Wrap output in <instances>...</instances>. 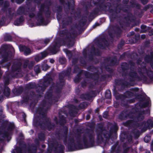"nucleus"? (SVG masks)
Instances as JSON below:
<instances>
[{
	"label": "nucleus",
	"instance_id": "5fc2aeb1",
	"mask_svg": "<svg viewBox=\"0 0 153 153\" xmlns=\"http://www.w3.org/2000/svg\"><path fill=\"white\" fill-rule=\"evenodd\" d=\"M123 95H125L127 98H130L134 96V93L129 91H126Z\"/></svg>",
	"mask_w": 153,
	"mask_h": 153
},
{
	"label": "nucleus",
	"instance_id": "cd10ccee",
	"mask_svg": "<svg viewBox=\"0 0 153 153\" xmlns=\"http://www.w3.org/2000/svg\"><path fill=\"white\" fill-rule=\"evenodd\" d=\"M54 149V153H64L65 146L61 143H57Z\"/></svg>",
	"mask_w": 153,
	"mask_h": 153
},
{
	"label": "nucleus",
	"instance_id": "473e14b6",
	"mask_svg": "<svg viewBox=\"0 0 153 153\" xmlns=\"http://www.w3.org/2000/svg\"><path fill=\"white\" fill-rule=\"evenodd\" d=\"M19 48L20 51L24 52V54L26 56L29 55L31 53L30 48L24 45L20 46Z\"/></svg>",
	"mask_w": 153,
	"mask_h": 153
},
{
	"label": "nucleus",
	"instance_id": "ddd939ff",
	"mask_svg": "<svg viewBox=\"0 0 153 153\" xmlns=\"http://www.w3.org/2000/svg\"><path fill=\"white\" fill-rule=\"evenodd\" d=\"M114 94L115 95L117 100H120V105L123 107L128 108L129 105L128 104V100L126 99L127 97L125 95L123 94H117V92L115 88L113 89Z\"/></svg>",
	"mask_w": 153,
	"mask_h": 153
},
{
	"label": "nucleus",
	"instance_id": "0e129e2a",
	"mask_svg": "<svg viewBox=\"0 0 153 153\" xmlns=\"http://www.w3.org/2000/svg\"><path fill=\"white\" fill-rule=\"evenodd\" d=\"M59 123L61 125H62L63 124V122L65 121V118L63 115H59Z\"/></svg>",
	"mask_w": 153,
	"mask_h": 153
},
{
	"label": "nucleus",
	"instance_id": "20e7f679",
	"mask_svg": "<svg viewBox=\"0 0 153 153\" xmlns=\"http://www.w3.org/2000/svg\"><path fill=\"white\" fill-rule=\"evenodd\" d=\"M94 122L89 123L88 126L91 128H87L85 134L82 137V141L85 148L93 147L94 146L95 134L94 132L95 126Z\"/></svg>",
	"mask_w": 153,
	"mask_h": 153
},
{
	"label": "nucleus",
	"instance_id": "c756f323",
	"mask_svg": "<svg viewBox=\"0 0 153 153\" xmlns=\"http://www.w3.org/2000/svg\"><path fill=\"white\" fill-rule=\"evenodd\" d=\"M64 38L66 42V43L67 44V45L69 47H71L74 46V42L71 41V39H74L71 34H66Z\"/></svg>",
	"mask_w": 153,
	"mask_h": 153
},
{
	"label": "nucleus",
	"instance_id": "603ef678",
	"mask_svg": "<svg viewBox=\"0 0 153 153\" xmlns=\"http://www.w3.org/2000/svg\"><path fill=\"white\" fill-rule=\"evenodd\" d=\"M105 3H106V2H105ZM106 3H110L111 4V6L110 7H108V6L107 7L106 10H105L104 11H106L108 9L109 10V11L110 13H114L116 14V11H117V9H113L112 8H110L111 6V3L109 2H107Z\"/></svg>",
	"mask_w": 153,
	"mask_h": 153
},
{
	"label": "nucleus",
	"instance_id": "f3484780",
	"mask_svg": "<svg viewBox=\"0 0 153 153\" xmlns=\"http://www.w3.org/2000/svg\"><path fill=\"white\" fill-rule=\"evenodd\" d=\"M65 76H66L62 71L59 73V82L56 83L55 86L57 92H60L61 91V89H62L63 87L64 86L65 82L64 78Z\"/></svg>",
	"mask_w": 153,
	"mask_h": 153
},
{
	"label": "nucleus",
	"instance_id": "052dcab7",
	"mask_svg": "<svg viewBox=\"0 0 153 153\" xmlns=\"http://www.w3.org/2000/svg\"><path fill=\"white\" fill-rule=\"evenodd\" d=\"M12 40V37L10 35L6 34L4 37V40L5 41H11Z\"/></svg>",
	"mask_w": 153,
	"mask_h": 153
},
{
	"label": "nucleus",
	"instance_id": "2f4dec72",
	"mask_svg": "<svg viewBox=\"0 0 153 153\" xmlns=\"http://www.w3.org/2000/svg\"><path fill=\"white\" fill-rule=\"evenodd\" d=\"M73 20H58V21L59 23H60L61 21L62 28H65L67 27L68 26L71 25Z\"/></svg>",
	"mask_w": 153,
	"mask_h": 153
},
{
	"label": "nucleus",
	"instance_id": "4d7b16f0",
	"mask_svg": "<svg viewBox=\"0 0 153 153\" xmlns=\"http://www.w3.org/2000/svg\"><path fill=\"white\" fill-rule=\"evenodd\" d=\"M88 105L85 102H83L80 103L78 105V107L80 109H84L87 107Z\"/></svg>",
	"mask_w": 153,
	"mask_h": 153
},
{
	"label": "nucleus",
	"instance_id": "6ab92c4d",
	"mask_svg": "<svg viewBox=\"0 0 153 153\" xmlns=\"http://www.w3.org/2000/svg\"><path fill=\"white\" fill-rule=\"evenodd\" d=\"M51 4V2L50 0H47L44 3L41 4L40 8L39 9V11L40 13H42L44 12L47 14L49 12V6Z\"/></svg>",
	"mask_w": 153,
	"mask_h": 153
},
{
	"label": "nucleus",
	"instance_id": "4468645a",
	"mask_svg": "<svg viewBox=\"0 0 153 153\" xmlns=\"http://www.w3.org/2000/svg\"><path fill=\"white\" fill-rule=\"evenodd\" d=\"M50 20H27V23L29 26L31 27L40 26L47 25Z\"/></svg>",
	"mask_w": 153,
	"mask_h": 153
},
{
	"label": "nucleus",
	"instance_id": "dca6fc26",
	"mask_svg": "<svg viewBox=\"0 0 153 153\" xmlns=\"http://www.w3.org/2000/svg\"><path fill=\"white\" fill-rule=\"evenodd\" d=\"M71 1L72 4L70 2H68V8L71 10V14L75 18L79 17L80 16L81 11L79 8L77 9L76 10H75V1L74 0H71Z\"/></svg>",
	"mask_w": 153,
	"mask_h": 153
},
{
	"label": "nucleus",
	"instance_id": "72a5a7b5",
	"mask_svg": "<svg viewBox=\"0 0 153 153\" xmlns=\"http://www.w3.org/2000/svg\"><path fill=\"white\" fill-rule=\"evenodd\" d=\"M144 59L146 62L150 63L151 65V64L153 61V52H151L150 55H146L144 57Z\"/></svg>",
	"mask_w": 153,
	"mask_h": 153
},
{
	"label": "nucleus",
	"instance_id": "338daca9",
	"mask_svg": "<svg viewBox=\"0 0 153 153\" xmlns=\"http://www.w3.org/2000/svg\"><path fill=\"white\" fill-rule=\"evenodd\" d=\"M14 151L16 153H22V148L19 146H16L15 149L13 150L12 152Z\"/></svg>",
	"mask_w": 153,
	"mask_h": 153
},
{
	"label": "nucleus",
	"instance_id": "f704fd0d",
	"mask_svg": "<svg viewBox=\"0 0 153 153\" xmlns=\"http://www.w3.org/2000/svg\"><path fill=\"white\" fill-rule=\"evenodd\" d=\"M28 60L24 62L21 68L22 69V74H25L28 73L29 70L28 69Z\"/></svg>",
	"mask_w": 153,
	"mask_h": 153
},
{
	"label": "nucleus",
	"instance_id": "39448f33",
	"mask_svg": "<svg viewBox=\"0 0 153 153\" xmlns=\"http://www.w3.org/2000/svg\"><path fill=\"white\" fill-rule=\"evenodd\" d=\"M94 4L98 7H95L90 13L88 19H94L99 15V13L102 11L106 10L107 7H110L111 4L109 3H105L104 0H98Z\"/></svg>",
	"mask_w": 153,
	"mask_h": 153
},
{
	"label": "nucleus",
	"instance_id": "774afa93",
	"mask_svg": "<svg viewBox=\"0 0 153 153\" xmlns=\"http://www.w3.org/2000/svg\"><path fill=\"white\" fill-rule=\"evenodd\" d=\"M80 70L78 65H76L74 66L73 73L74 74L76 73Z\"/></svg>",
	"mask_w": 153,
	"mask_h": 153
},
{
	"label": "nucleus",
	"instance_id": "6e6d98bb",
	"mask_svg": "<svg viewBox=\"0 0 153 153\" xmlns=\"http://www.w3.org/2000/svg\"><path fill=\"white\" fill-rule=\"evenodd\" d=\"M86 69L89 71L93 72L97 70V68L93 65H91L88 66Z\"/></svg>",
	"mask_w": 153,
	"mask_h": 153
},
{
	"label": "nucleus",
	"instance_id": "b1692460",
	"mask_svg": "<svg viewBox=\"0 0 153 153\" xmlns=\"http://www.w3.org/2000/svg\"><path fill=\"white\" fill-rule=\"evenodd\" d=\"M22 63L20 62L13 63L11 67L12 72H17L19 74H22Z\"/></svg>",
	"mask_w": 153,
	"mask_h": 153
},
{
	"label": "nucleus",
	"instance_id": "8fccbe9b",
	"mask_svg": "<svg viewBox=\"0 0 153 153\" xmlns=\"http://www.w3.org/2000/svg\"><path fill=\"white\" fill-rule=\"evenodd\" d=\"M25 11V8L22 6L20 7L17 11V13L19 15H21L24 13Z\"/></svg>",
	"mask_w": 153,
	"mask_h": 153
},
{
	"label": "nucleus",
	"instance_id": "412c9836",
	"mask_svg": "<svg viewBox=\"0 0 153 153\" xmlns=\"http://www.w3.org/2000/svg\"><path fill=\"white\" fill-rule=\"evenodd\" d=\"M114 81L116 85L120 86L121 88L123 89L128 87V86L130 85L129 82L122 78L115 79Z\"/></svg>",
	"mask_w": 153,
	"mask_h": 153
},
{
	"label": "nucleus",
	"instance_id": "0eeeda50",
	"mask_svg": "<svg viewBox=\"0 0 153 153\" xmlns=\"http://www.w3.org/2000/svg\"><path fill=\"white\" fill-rule=\"evenodd\" d=\"M126 124L127 125L133 124L134 127L141 129V133L145 132L148 128H152L153 127V121L151 120H148L146 122L145 121L137 122L134 120L128 121Z\"/></svg>",
	"mask_w": 153,
	"mask_h": 153
},
{
	"label": "nucleus",
	"instance_id": "58836bf2",
	"mask_svg": "<svg viewBox=\"0 0 153 153\" xmlns=\"http://www.w3.org/2000/svg\"><path fill=\"white\" fill-rule=\"evenodd\" d=\"M55 43L57 44V45L60 48V47L62 45H65L66 44V42L64 38H59L55 42Z\"/></svg>",
	"mask_w": 153,
	"mask_h": 153
},
{
	"label": "nucleus",
	"instance_id": "6e6552de",
	"mask_svg": "<svg viewBox=\"0 0 153 153\" xmlns=\"http://www.w3.org/2000/svg\"><path fill=\"white\" fill-rule=\"evenodd\" d=\"M140 109L139 106H138V105L137 104V103L135 105L134 108H133L135 112L137 114V115L135 117V118L136 120H128L126 122L123 123V124L124 126L126 127H134V125L133 124L127 125L126 124V123L129 120H134L135 121H137V122H140L144 120L145 118L144 115L148 114L149 112V111L148 109H146V110H139Z\"/></svg>",
	"mask_w": 153,
	"mask_h": 153
},
{
	"label": "nucleus",
	"instance_id": "3c124183",
	"mask_svg": "<svg viewBox=\"0 0 153 153\" xmlns=\"http://www.w3.org/2000/svg\"><path fill=\"white\" fill-rule=\"evenodd\" d=\"M38 136L39 140L41 141H45V136L44 133H40L38 134Z\"/></svg>",
	"mask_w": 153,
	"mask_h": 153
},
{
	"label": "nucleus",
	"instance_id": "a211bd4d",
	"mask_svg": "<svg viewBox=\"0 0 153 153\" xmlns=\"http://www.w3.org/2000/svg\"><path fill=\"white\" fill-rule=\"evenodd\" d=\"M42 121L38 117H36L33 120V125L34 126L37 127L40 126V127L43 129L45 128L46 127L48 130L50 131L55 127L51 126V129H49L48 127L47 124L46 123V121Z\"/></svg>",
	"mask_w": 153,
	"mask_h": 153
},
{
	"label": "nucleus",
	"instance_id": "bb28decb",
	"mask_svg": "<svg viewBox=\"0 0 153 153\" xmlns=\"http://www.w3.org/2000/svg\"><path fill=\"white\" fill-rule=\"evenodd\" d=\"M6 127V124L4 123H2L0 127V128L1 129L0 130V135H1L3 138H7L10 135L9 133L5 130Z\"/></svg>",
	"mask_w": 153,
	"mask_h": 153
},
{
	"label": "nucleus",
	"instance_id": "79ce46f5",
	"mask_svg": "<svg viewBox=\"0 0 153 153\" xmlns=\"http://www.w3.org/2000/svg\"><path fill=\"white\" fill-rule=\"evenodd\" d=\"M91 53L96 56H100L101 55L100 50L98 48L96 49L94 47H93L91 49Z\"/></svg>",
	"mask_w": 153,
	"mask_h": 153
},
{
	"label": "nucleus",
	"instance_id": "f8f14e48",
	"mask_svg": "<svg viewBox=\"0 0 153 153\" xmlns=\"http://www.w3.org/2000/svg\"><path fill=\"white\" fill-rule=\"evenodd\" d=\"M142 69L138 71V73L141 77H140L141 79H138L139 80H143L145 82H146L147 80V78L146 76L144 75V74L146 73L147 76L149 78L151 81L153 80V71L151 70H149L147 69L145 66H143L142 67Z\"/></svg>",
	"mask_w": 153,
	"mask_h": 153
},
{
	"label": "nucleus",
	"instance_id": "c85d7f7f",
	"mask_svg": "<svg viewBox=\"0 0 153 153\" xmlns=\"http://www.w3.org/2000/svg\"><path fill=\"white\" fill-rule=\"evenodd\" d=\"M53 92L47 91L45 95V99L50 100H53L57 101L59 97H55L53 95Z\"/></svg>",
	"mask_w": 153,
	"mask_h": 153
},
{
	"label": "nucleus",
	"instance_id": "e2e57ef3",
	"mask_svg": "<svg viewBox=\"0 0 153 153\" xmlns=\"http://www.w3.org/2000/svg\"><path fill=\"white\" fill-rule=\"evenodd\" d=\"M125 42L123 39H121L120 43L117 45V48L119 49H121L124 45Z\"/></svg>",
	"mask_w": 153,
	"mask_h": 153
},
{
	"label": "nucleus",
	"instance_id": "c9c22d12",
	"mask_svg": "<svg viewBox=\"0 0 153 153\" xmlns=\"http://www.w3.org/2000/svg\"><path fill=\"white\" fill-rule=\"evenodd\" d=\"M23 90V88L21 86L13 88L12 90V92L14 95L18 96L22 93Z\"/></svg>",
	"mask_w": 153,
	"mask_h": 153
},
{
	"label": "nucleus",
	"instance_id": "423d86ee",
	"mask_svg": "<svg viewBox=\"0 0 153 153\" xmlns=\"http://www.w3.org/2000/svg\"><path fill=\"white\" fill-rule=\"evenodd\" d=\"M46 102L43 101L41 104V107L37 108L36 109V113L41 116V119L43 120L46 121V123L47 124L48 128L50 129L51 126L55 127V125L53 123H51L50 119L47 117L48 111L47 108H44L45 106Z\"/></svg>",
	"mask_w": 153,
	"mask_h": 153
},
{
	"label": "nucleus",
	"instance_id": "09e8293b",
	"mask_svg": "<svg viewBox=\"0 0 153 153\" xmlns=\"http://www.w3.org/2000/svg\"><path fill=\"white\" fill-rule=\"evenodd\" d=\"M109 78H112L111 74H103L100 77V80L102 81H104L106 79Z\"/></svg>",
	"mask_w": 153,
	"mask_h": 153
},
{
	"label": "nucleus",
	"instance_id": "49530a36",
	"mask_svg": "<svg viewBox=\"0 0 153 153\" xmlns=\"http://www.w3.org/2000/svg\"><path fill=\"white\" fill-rule=\"evenodd\" d=\"M72 71L71 68V67H68L66 70L62 71V72L66 76H70Z\"/></svg>",
	"mask_w": 153,
	"mask_h": 153
},
{
	"label": "nucleus",
	"instance_id": "a18cd8bd",
	"mask_svg": "<svg viewBox=\"0 0 153 153\" xmlns=\"http://www.w3.org/2000/svg\"><path fill=\"white\" fill-rule=\"evenodd\" d=\"M25 20H15L13 24L15 26H19L23 25Z\"/></svg>",
	"mask_w": 153,
	"mask_h": 153
},
{
	"label": "nucleus",
	"instance_id": "4c0bfd02",
	"mask_svg": "<svg viewBox=\"0 0 153 153\" xmlns=\"http://www.w3.org/2000/svg\"><path fill=\"white\" fill-rule=\"evenodd\" d=\"M127 111L124 110L122 111L118 116V118L120 120H123L126 119V113Z\"/></svg>",
	"mask_w": 153,
	"mask_h": 153
},
{
	"label": "nucleus",
	"instance_id": "a19ab883",
	"mask_svg": "<svg viewBox=\"0 0 153 153\" xmlns=\"http://www.w3.org/2000/svg\"><path fill=\"white\" fill-rule=\"evenodd\" d=\"M38 87V85L36 86L35 83L32 82H30L27 84L25 86V88L26 89L29 90L31 89L36 88H36Z\"/></svg>",
	"mask_w": 153,
	"mask_h": 153
},
{
	"label": "nucleus",
	"instance_id": "7ed1b4c3",
	"mask_svg": "<svg viewBox=\"0 0 153 153\" xmlns=\"http://www.w3.org/2000/svg\"><path fill=\"white\" fill-rule=\"evenodd\" d=\"M135 63L131 60H130L128 63L124 62L122 63L120 65L122 76L125 78L128 76L130 82H134L136 79H141L136 71L133 70V67H135Z\"/></svg>",
	"mask_w": 153,
	"mask_h": 153
},
{
	"label": "nucleus",
	"instance_id": "5701e85b",
	"mask_svg": "<svg viewBox=\"0 0 153 153\" xmlns=\"http://www.w3.org/2000/svg\"><path fill=\"white\" fill-rule=\"evenodd\" d=\"M104 61L105 63H109V65L110 66H114L118 65V62L116 56L112 57H108L105 58Z\"/></svg>",
	"mask_w": 153,
	"mask_h": 153
},
{
	"label": "nucleus",
	"instance_id": "ea45409f",
	"mask_svg": "<svg viewBox=\"0 0 153 153\" xmlns=\"http://www.w3.org/2000/svg\"><path fill=\"white\" fill-rule=\"evenodd\" d=\"M10 93V89L7 86H4L3 90V94L7 97H9Z\"/></svg>",
	"mask_w": 153,
	"mask_h": 153
},
{
	"label": "nucleus",
	"instance_id": "a878e982",
	"mask_svg": "<svg viewBox=\"0 0 153 153\" xmlns=\"http://www.w3.org/2000/svg\"><path fill=\"white\" fill-rule=\"evenodd\" d=\"M84 74L85 76L87 78L91 79L94 80H98L99 79V75L97 72L92 73L85 71Z\"/></svg>",
	"mask_w": 153,
	"mask_h": 153
},
{
	"label": "nucleus",
	"instance_id": "bf43d9fd",
	"mask_svg": "<svg viewBox=\"0 0 153 153\" xmlns=\"http://www.w3.org/2000/svg\"><path fill=\"white\" fill-rule=\"evenodd\" d=\"M111 93L109 90H107L105 93V97L106 99H110L111 97Z\"/></svg>",
	"mask_w": 153,
	"mask_h": 153
},
{
	"label": "nucleus",
	"instance_id": "e433bc0d",
	"mask_svg": "<svg viewBox=\"0 0 153 153\" xmlns=\"http://www.w3.org/2000/svg\"><path fill=\"white\" fill-rule=\"evenodd\" d=\"M140 35L139 34L135 35L134 37H131L129 40L130 43L134 44L137 43L140 39Z\"/></svg>",
	"mask_w": 153,
	"mask_h": 153
},
{
	"label": "nucleus",
	"instance_id": "69168bd1",
	"mask_svg": "<svg viewBox=\"0 0 153 153\" xmlns=\"http://www.w3.org/2000/svg\"><path fill=\"white\" fill-rule=\"evenodd\" d=\"M41 67L42 70L44 71H46L48 70L50 68L47 64L43 63L41 65Z\"/></svg>",
	"mask_w": 153,
	"mask_h": 153
},
{
	"label": "nucleus",
	"instance_id": "393cba45",
	"mask_svg": "<svg viewBox=\"0 0 153 153\" xmlns=\"http://www.w3.org/2000/svg\"><path fill=\"white\" fill-rule=\"evenodd\" d=\"M88 20H79L78 23L74 25V27L79 31H84L86 29L83 27L86 24Z\"/></svg>",
	"mask_w": 153,
	"mask_h": 153
},
{
	"label": "nucleus",
	"instance_id": "c03bdc74",
	"mask_svg": "<svg viewBox=\"0 0 153 153\" xmlns=\"http://www.w3.org/2000/svg\"><path fill=\"white\" fill-rule=\"evenodd\" d=\"M56 85V84L55 85H54V84L52 85L49 88V89L48 91H49L52 92H53V89L54 90V92L55 93L60 94H61L62 92V89H61V91L60 92H56V88L55 86Z\"/></svg>",
	"mask_w": 153,
	"mask_h": 153
},
{
	"label": "nucleus",
	"instance_id": "37998d69",
	"mask_svg": "<svg viewBox=\"0 0 153 153\" xmlns=\"http://www.w3.org/2000/svg\"><path fill=\"white\" fill-rule=\"evenodd\" d=\"M3 7L2 8L1 10L4 12H6L10 6L9 3L8 1H6L3 2Z\"/></svg>",
	"mask_w": 153,
	"mask_h": 153
},
{
	"label": "nucleus",
	"instance_id": "680f3d73",
	"mask_svg": "<svg viewBox=\"0 0 153 153\" xmlns=\"http://www.w3.org/2000/svg\"><path fill=\"white\" fill-rule=\"evenodd\" d=\"M105 69L109 73V74H111L112 77L113 75V72L114 71L113 69L109 67L108 66H106L105 67Z\"/></svg>",
	"mask_w": 153,
	"mask_h": 153
},
{
	"label": "nucleus",
	"instance_id": "864d4df0",
	"mask_svg": "<svg viewBox=\"0 0 153 153\" xmlns=\"http://www.w3.org/2000/svg\"><path fill=\"white\" fill-rule=\"evenodd\" d=\"M34 70L36 74H38L41 72L40 66L39 65H36L34 68Z\"/></svg>",
	"mask_w": 153,
	"mask_h": 153
},
{
	"label": "nucleus",
	"instance_id": "1a4fd4ad",
	"mask_svg": "<svg viewBox=\"0 0 153 153\" xmlns=\"http://www.w3.org/2000/svg\"><path fill=\"white\" fill-rule=\"evenodd\" d=\"M53 80V79L51 76L45 77L44 78L43 82L38 84V87L36 88V92L42 94L47 87L49 85Z\"/></svg>",
	"mask_w": 153,
	"mask_h": 153
},
{
	"label": "nucleus",
	"instance_id": "aec40b11",
	"mask_svg": "<svg viewBox=\"0 0 153 153\" xmlns=\"http://www.w3.org/2000/svg\"><path fill=\"white\" fill-rule=\"evenodd\" d=\"M36 97V95L34 91H30L23 96L21 102L22 104L27 102L29 100H31Z\"/></svg>",
	"mask_w": 153,
	"mask_h": 153
},
{
	"label": "nucleus",
	"instance_id": "f03ea898",
	"mask_svg": "<svg viewBox=\"0 0 153 153\" xmlns=\"http://www.w3.org/2000/svg\"><path fill=\"white\" fill-rule=\"evenodd\" d=\"M103 126V124L102 123H99L97 124V128L100 129L96 131L97 141L98 143L105 142V141L104 137L105 138L106 141L109 140L113 133L117 134L118 130V127L116 123L111 127L109 131L105 130Z\"/></svg>",
	"mask_w": 153,
	"mask_h": 153
},
{
	"label": "nucleus",
	"instance_id": "de8ad7c7",
	"mask_svg": "<svg viewBox=\"0 0 153 153\" xmlns=\"http://www.w3.org/2000/svg\"><path fill=\"white\" fill-rule=\"evenodd\" d=\"M137 104L138 105V106H139L140 108H142L148 107L149 105V102L148 101L143 103L139 102H137Z\"/></svg>",
	"mask_w": 153,
	"mask_h": 153
},
{
	"label": "nucleus",
	"instance_id": "9b49d317",
	"mask_svg": "<svg viewBox=\"0 0 153 153\" xmlns=\"http://www.w3.org/2000/svg\"><path fill=\"white\" fill-rule=\"evenodd\" d=\"M76 143L77 144L75 143V140L73 137H70L68 139L67 149L69 152L82 149L83 145L81 143V141H76Z\"/></svg>",
	"mask_w": 153,
	"mask_h": 153
},
{
	"label": "nucleus",
	"instance_id": "9d476101",
	"mask_svg": "<svg viewBox=\"0 0 153 153\" xmlns=\"http://www.w3.org/2000/svg\"><path fill=\"white\" fill-rule=\"evenodd\" d=\"M68 133V128L65 126H63L62 127L57 129L54 132V135L56 138L58 140H61L63 138L65 139L64 142H66V139Z\"/></svg>",
	"mask_w": 153,
	"mask_h": 153
},
{
	"label": "nucleus",
	"instance_id": "f257e3e1",
	"mask_svg": "<svg viewBox=\"0 0 153 153\" xmlns=\"http://www.w3.org/2000/svg\"><path fill=\"white\" fill-rule=\"evenodd\" d=\"M120 20L119 24L121 27L117 25H114L111 29L108 32V35L110 37V41L111 43L114 42V38L115 36L117 38H119L120 37L122 32L121 28H123L125 26L130 27V22L134 23L132 25V27L137 26L139 25L140 22V20H126V22L124 21L123 22H121L122 20Z\"/></svg>",
	"mask_w": 153,
	"mask_h": 153
},
{
	"label": "nucleus",
	"instance_id": "4be33fe9",
	"mask_svg": "<svg viewBox=\"0 0 153 153\" xmlns=\"http://www.w3.org/2000/svg\"><path fill=\"white\" fill-rule=\"evenodd\" d=\"M26 147V145L24 144L23 147L26 148V150H24V152L27 153H36L37 151V146L33 144L28 145Z\"/></svg>",
	"mask_w": 153,
	"mask_h": 153
},
{
	"label": "nucleus",
	"instance_id": "2eb2a0df",
	"mask_svg": "<svg viewBox=\"0 0 153 153\" xmlns=\"http://www.w3.org/2000/svg\"><path fill=\"white\" fill-rule=\"evenodd\" d=\"M95 43L97 47L101 49H105L106 47H109V42L104 36L97 39Z\"/></svg>",
	"mask_w": 153,
	"mask_h": 153
},
{
	"label": "nucleus",
	"instance_id": "13d9d810",
	"mask_svg": "<svg viewBox=\"0 0 153 153\" xmlns=\"http://www.w3.org/2000/svg\"><path fill=\"white\" fill-rule=\"evenodd\" d=\"M141 30L140 31V33H146L147 31V30H148L146 26L144 25H141Z\"/></svg>",
	"mask_w": 153,
	"mask_h": 153
},
{
	"label": "nucleus",
	"instance_id": "7c9ffc66",
	"mask_svg": "<svg viewBox=\"0 0 153 153\" xmlns=\"http://www.w3.org/2000/svg\"><path fill=\"white\" fill-rule=\"evenodd\" d=\"M59 47L55 42L54 44L51 45L47 49L48 51H50L53 54H56L58 51Z\"/></svg>",
	"mask_w": 153,
	"mask_h": 153
}]
</instances>
